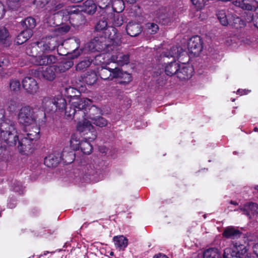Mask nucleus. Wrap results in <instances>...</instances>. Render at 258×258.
Wrapping results in <instances>:
<instances>
[{
  "label": "nucleus",
  "instance_id": "1",
  "mask_svg": "<svg viewBox=\"0 0 258 258\" xmlns=\"http://www.w3.org/2000/svg\"><path fill=\"white\" fill-rule=\"evenodd\" d=\"M92 101L87 98H80L77 101L69 104L66 108L65 118L74 119L75 121H89L92 120L100 114L101 110L95 105H92Z\"/></svg>",
  "mask_w": 258,
  "mask_h": 258
},
{
  "label": "nucleus",
  "instance_id": "2",
  "mask_svg": "<svg viewBox=\"0 0 258 258\" xmlns=\"http://www.w3.org/2000/svg\"><path fill=\"white\" fill-rule=\"evenodd\" d=\"M92 43L96 50L99 49L104 52H111L121 42L116 28L113 26H108L102 34H97L94 37Z\"/></svg>",
  "mask_w": 258,
  "mask_h": 258
},
{
  "label": "nucleus",
  "instance_id": "3",
  "mask_svg": "<svg viewBox=\"0 0 258 258\" xmlns=\"http://www.w3.org/2000/svg\"><path fill=\"white\" fill-rule=\"evenodd\" d=\"M0 141L3 145L15 146L19 138L13 121L6 118V111L0 106Z\"/></svg>",
  "mask_w": 258,
  "mask_h": 258
},
{
  "label": "nucleus",
  "instance_id": "4",
  "mask_svg": "<svg viewBox=\"0 0 258 258\" xmlns=\"http://www.w3.org/2000/svg\"><path fill=\"white\" fill-rule=\"evenodd\" d=\"M18 119L20 124L25 127L34 123L42 125L46 122L45 112L42 110L35 112L33 108L29 105L24 106L20 109Z\"/></svg>",
  "mask_w": 258,
  "mask_h": 258
},
{
  "label": "nucleus",
  "instance_id": "5",
  "mask_svg": "<svg viewBox=\"0 0 258 258\" xmlns=\"http://www.w3.org/2000/svg\"><path fill=\"white\" fill-rule=\"evenodd\" d=\"M38 41L30 44L26 47V53L31 56L30 62L35 66H42L54 64L57 60L56 56L46 54L42 53L38 55L40 51Z\"/></svg>",
  "mask_w": 258,
  "mask_h": 258
},
{
  "label": "nucleus",
  "instance_id": "6",
  "mask_svg": "<svg viewBox=\"0 0 258 258\" xmlns=\"http://www.w3.org/2000/svg\"><path fill=\"white\" fill-rule=\"evenodd\" d=\"M184 53H186L181 46H173L170 48L169 51H164L161 53L160 57L161 59L172 58V60L170 62H167L165 65L164 72L166 75L169 76L177 75L178 71L180 69V64L175 60V58L179 59L184 55Z\"/></svg>",
  "mask_w": 258,
  "mask_h": 258
},
{
  "label": "nucleus",
  "instance_id": "7",
  "mask_svg": "<svg viewBox=\"0 0 258 258\" xmlns=\"http://www.w3.org/2000/svg\"><path fill=\"white\" fill-rule=\"evenodd\" d=\"M41 107L43 109L42 110L45 112V115L46 113L61 115L63 113L65 115L66 108L69 107V104L67 105V101L62 96L58 95L53 98L44 97L42 101ZM45 118L46 119V117Z\"/></svg>",
  "mask_w": 258,
  "mask_h": 258
},
{
  "label": "nucleus",
  "instance_id": "8",
  "mask_svg": "<svg viewBox=\"0 0 258 258\" xmlns=\"http://www.w3.org/2000/svg\"><path fill=\"white\" fill-rule=\"evenodd\" d=\"M120 44L115 48V50L111 52H104L105 53L96 55L95 57L96 60L101 62V59H104L106 55L109 57L111 62L116 63L118 66H122L127 64L130 62V55L128 53H123L121 51Z\"/></svg>",
  "mask_w": 258,
  "mask_h": 258
},
{
  "label": "nucleus",
  "instance_id": "9",
  "mask_svg": "<svg viewBox=\"0 0 258 258\" xmlns=\"http://www.w3.org/2000/svg\"><path fill=\"white\" fill-rule=\"evenodd\" d=\"M77 130L83 137V140L90 142L97 137L96 131L90 121H79L77 123Z\"/></svg>",
  "mask_w": 258,
  "mask_h": 258
},
{
  "label": "nucleus",
  "instance_id": "10",
  "mask_svg": "<svg viewBox=\"0 0 258 258\" xmlns=\"http://www.w3.org/2000/svg\"><path fill=\"white\" fill-rule=\"evenodd\" d=\"M61 11L63 16L68 18L74 27L78 26L84 20L81 11L76 7H68Z\"/></svg>",
  "mask_w": 258,
  "mask_h": 258
},
{
  "label": "nucleus",
  "instance_id": "11",
  "mask_svg": "<svg viewBox=\"0 0 258 258\" xmlns=\"http://www.w3.org/2000/svg\"><path fill=\"white\" fill-rule=\"evenodd\" d=\"M248 244L244 242V244L240 242H236L233 244L231 248L225 249V253H228L231 258H245L247 252Z\"/></svg>",
  "mask_w": 258,
  "mask_h": 258
},
{
  "label": "nucleus",
  "instance_id": "12",
  "mask_svg": "<svg viewBox=\"0 0 258 258\" xmlns=\"http://www.w3.org/2000/svg\"><path fill=\"white\" fill-rule=\"evenodd\" d=\"M110 63L107 62L104 66H101L97 68V74L100 78L104 80H112L114 78H117L118 75V71L116 70L117 67L111 68L107 66Z\"/></svg>",
  "mask_w": 258,
  "mask_h": 258
},
{
  "label": "nucleus",
  "instance_id": "13",
  "mask_svg": "<svg viewBox=\"0 0 258 258\" xmlns=\"http://www.w3.org/2000/svg\"><path fill=\"white\" fill-rule=\"evenodd\" d=\"M40 51L44 53L45 51L54 50L59 45L58 38L56 36H47L42 38L38 41Z\"/></svg>",
  "mask_w": 258,
  "mask_h": 258
},
{
  "label": "nucleus",
  "instance_id": "14",
  "mask_svg": "<svg viewBox=\"0 0 258 258\" xmlns=\"http://www.w3.org/2000/svg\"><path fill=\"white\" fill-rule=\"evenodd\" d=\"M187 48L190 54L195 56L199 55L203 48V42L201 37L199 35L191 37L188 40Z\"/></svg>",
  "mask_w": 258,
  "mask_h": 258
},
{
  "label": "nucleus",
  "instance_id": "15",
  "mask_svg": "<svg viewBox=\"0 0 258 258\" xmlns=\"http://www.w3.org/2000/svg\"><path fill=\"white\" fill-rule=\"evenodd\" d=\"M23 88L27 93L34 95L38 90L39 86L35 79L31 77H26L22 81Z\"/></svg>",
  "mask_w": 258,
  "mask_h": 258
},
{
  "label": "nucleus",
  "instance_id": "16",
  "mask_svg": "<svg viewBox=\"0 0 258 258\" xmlns=\"http://www.w3.org/2000/svg\"><path fill=\"white\" fill-rule=\"evenodd\" d=\"M194 73V68L183 62L180 64V69L178 71L177 77L181 80H188L191 78Z\"/></svg>",
  "mask_w": 258,
  "mask_h": 258
},
{
  "label": "nucleus",
  "instance_id": "17",
  "mask_svg": "<svg viewBox=\"0 0 258 258\" xmlns=\"http://www.w3.org/2000/svg\"><path fill=\"white\" fill-rule=\"evenodd\" d=\"M239 210L249 218L258 216V204L253 202L245 204L243 207L239 208Z\"/></svg>",
  "mask_w": 258,
  "mask_h": 258
},
{
  "label": "nucleus",
  "instance_id": "18",
  "mask_svg": "<svg viewBox=\"0 0 258 258\" xmlns=\"http://www.w3.org/2000/svg\"><path fill=\"white\" fill-rule=\"evenodd\" d=\"M61 161L60 153L54 152L49 154L44 159V164L49 168L56 167Z\"/></svg>",
  "mask_w": 258,
  "mask_h": 258
},
{
  "label": "nucleus",
  "instance_id": "19",
  "mask_svg": "<svg viewBox=\"0 0 258 258\" xmlns=\"http://www.w3.org/2000/svg\"><path fill=\"white\" fill-rule=\"evenodd\" d=\"M242 233L239 230L232 226L226 227L222 233L223 237L227 239H237L239 238Z\"/></svg>",
  "mask_w": 258,
  "mask_h": 258
},
{
  "label": "nucleus",
  "instance_id": "20",
  "mask_svg": "<svg viewBox=\"0 0 258 258\" xmlns=\"http://www.w3.org/2000/svg\"><path fill=\"white\" fill-rule=\"evenodd\" d=\"M33 140H30L27 136L19 139L18 149L21 153L25 154L26 152H29L32 148Z\"/></svg>",
  "mask_w": 258,
  "mask_h": 258
},
{
  "label": "nucleus",
  "instance_id": "21",
  "mask_svg": "<svg viewBox=\"0 0 258 258\" xmlns=\"http://www.w3.org/2000/svg\"><path fill=\"white\" fill-rule=\"evenodd\" d=\"M229 25L236 29L244 27L246 25L245 21L235 14L230 13L229 14Z\"/></svg>",
  "mask_w": 258,
  "mask_h": 258
},
{
  "label": "nucleus",
  "instance_id": "22",
  "mask_svg": "<svg viewBox=\"0 0 258 258\" xmlns=\"http://www.w3.org/2000/svg\"><path fill=\"white\" fill-rule=\"evenodd\" d=\"M142 31V27L138 23L129 22L126 27V33L131 37L137 36L141 33Z\"/></svg>",
  "mask_w": 258,
  "mask_h": 258
},
{
  "label": "nucleus",
  "instance_id": "23",
  "mask_svg": "<svg viewBox=\"0 0 258 258\" xmlns=\"http://www.w3.org/2000/svg\"><path fill=\"white\" fill-rule=\"evenodd\" d=\"M49 66L42 71L41 74L45 80L52 81L55 78L56 73L58 72L54 65Z\"/></svg>",
  "mask_w": 258,
  "mask_h": 258
},
{
  "label": "nucleus",
  "instance_id": "24",
  "mask_svg": "<svg viewBox=\"0 0 258 258\" xmlns=\"http://www.w3.org/2000/svg\"><path fill=\"white\" fill-rule=\"evenodd\" d=\"M115 246L119 250H124L128 245V239L123 235H117L113 238Z\"/></svg>",
  "mask_w": 258,
  "mask_h": 258
},
{
  "label": "nucleus",
  "instance_id": "25",
  "mask_svg": "<svg viewBox=\"0 0 258 258\" xmlns=\"http://www.w3.org/2000/svg\"><path fill=\"white\" fill-rule=\"evenodd\" d=\"M93 62V59L90 56H87L82 58L75 66L76 71H85L90 66Z\"/></svg>",
  "mask_w": 258,
  "mask_h": 258
},
{
  "label": "nucleus",
  "instance_id": "26",
  "mask_svg": "<svg viewBox=\"0 0 258 258\" xmlns=\"http://www.w3.org/2000/svg\"><path fill=\"white\" fill-rule=\"evenodd\" d=\"M68 149V148L64 149L60 153L61 161L62 160L66 164L72 163L75 159L74 151L72 150L69 151Z\"/></svg>",
  "mask_w": 258,
  "mask_h": 258
},
{
  "label": "nucleus",
  "instance_id": "27",
  "mask_svg": "<svg viewBox=\"0 0 258 258\" xmlns=\"http://www.w3.org/2000/svg\"><path fill=\"white\" fill-rule=\"evenodd\" d=\"M116 70L119 72L117 78L119 79L118 81V84L120 85H126L132 81V76L131 74L126 72H123L121 69L117 67Z\"/></svg>",
  "mask_w": 258,
  "mask_h": 258
},
{
  "label": "nucleus",
  "instance_id": "28",
  "mask_svg": "<svg viewBox=\"0 0 258 258\" xmlns=\"http://www.w3.org/2000/svg\"><path fill=\"white\" fill-rule=\"evenodd\" d=\"M81 8V11L88 14L92 15L96 12L97 6L94 1L87 0L83 3Z\"/></svg>",
  "mask_w": 258,
  "mask_h": 258
},
{
  "label": "nucleus",
  "instance_id": "29",
  "mask_svg": "<svg viewBox=\"0 0 258 258\" xmlns=\"http://www.w3.org/2000/svg\"><path fill=\"white\" fill-rule=\"evenodd\" d=\"M33 32L31 30H22L17 36L15 40L16 43L18 44H22L27 41L33 35Z\"/></svg>",
  "mask_w": 258,
  "mask_h": 258
},
{
  "label": "nucleus",
  "instance_id": "30",
  "mask_svg": "<svg viewBox=\"0 0 258 258\" xmlns=\"http://www.w3.org/2000/svg\"><path fill=\"white\" fill-rule=\"evenodd\" d=\"M233 4L236 7H239L244 11L255 12L257 8L254 6H252L248 3L247 1H234Z\"/></svg>",
  "mask_w": 258,
  "mask_h": 258
},
{
  "label": "nucleus",
  "instance_id": "31",
  "mask_svg": "<svg viewBox=\"0 0 258 258\" xmlns=\"http://www.w3.org/2000/svg\"><path fill=\"white\" fill-rule=\"evenodd\" d=\"M83 80L87 85H92L97 81V74L94 71H88L85 74Z\"/></svg>",
  "mask_w": 258,
  "mask_h": 258
},
{
  "label": "nucleus",
  "instance_id": "32",
  "mask_svg": "<svg viewBox=\"0 0 258 258\" xmlns=\"http://www.w3.org/2000/svg\"><path fill=\"white\" fill-rule=\"evenodd\" d=\"M230 13L227 14L226 11L223 10H219L217 12V17L222 26H227L229 25V16Z\"/></svg>",
  "mask_w": 258,
  "mask_h": 258
},
{
  "label": "nucleus",
  "instance_id": "33",
  "mask_svg": "<svg viewBox=\"0 0 258 258\" xmlns=\"http://www.w3.org/2000/svg\"><path fill=\"white\" fill-rule=\"evenodd\" d=\"M74 65L72 60H62L58 65H54L57 72L63 73L70 69Z\"/></svg>",
  "mask_w": 258,
  "mask_h": 258
},
{
  "label": "nucleus",
  "instance_id": "34",
  "mask_svg": "<svg viewBox=\"0 0 258 258\" xmlns=\"http://www.w3.org/2000/svg\"><path fill=\"white\" fill-rule=\"evenodd\" d=\"M9 32L5 28H0V45L3 46H9L10 42L9 40Z\"/></svg>",
  "mask_w": 258,
  "mask_h": 258
},
{
  "label": "nucleus",
  "instance_id": "35",
  "mask_svg": "<svg viewBox=\"0 0 258 258\" xmlns=\"http://www.w3.org/2000/svg\"><path fill=\"white\" fill-rule=\"evenodd\" d=\"M36 20L32 17H28L25 18L22 22L21 25L26 30H31L36 26Z\"/></svg>",
  "mask_w": 258,
  "mask_h": 258
},
{
  "label": "nucleus",
  "instance_id": "36",
  "mask_svg": "<svg viewBox=\"0 0 258 258\" xmlns=\"http://www.w3.org/2000/svg\"><path fill=\"white\" fill-rule=\"evenodd\" d=\"M79 148L83 154L89 155L92 153L93 146L91 144L90 142L82 140L79 143Z\"/></svg>",
  "mask_w": 258,
  "mask_h": 258
},
{
  "label": "nucleus",
  "instance_id": "37",
  "mask_svg": "<svg viewBox=\"0 0 258 258\" xmlns=\"http://www.w3.org/2000/svg\"><path fill=\"white\" fill-rule=\"evenodd\" d=\"M65 95L71 99H74L76 98L77 100L78 99L81 98L80 97V92L77 89L70 87L65 89L64 92Z\"/></svg>",
  "mask_w": 258,
  "mask_h": 258
},
{
  "label": "nucleus",
  "instance_id": "38",
  "mask_svg": "<svg viewBox=\"0 0 258 258\" xmlns=\"http://www.w3.org/2000/svg\"><path fill=\"white\" fill-rule=\"evenodd\" d=\"M204 258H221L218 248L211 247L206 250L203 253Z\"/></svg>",
  "mask_w": 258,
  "mask_h": 258
},
{
  "label": "nucleus",
  "instance_id": "39",
  "mask_svg": "<svg viewBox=\"0 0 258 258\" xmlns=\"http://www.w3.org/2000/svg\"><path fill=\"white\" fill-rule=\"evenodd\" d=\"M111 8L113 12L119 13L124 9V4L123 0H113L111 1Z\"/></svg>",
  "mask_w": 258,
  "mask_h": 258
},
{
  "label": "nucleus",
  "instance_id": "40",
  "mask_svg": "<svg viewBox=\"0 0 258 258\" xmlns=\"http://www.w3.org/2000/svg\"><path fill=\"white\" fill-rule=\"evenodd\" d=\"M108 27L107 19L103 17L102 19L99 20L96 23L95 30L96 32L99 33V34H102L105 31V29Z\"/></svg>",
  "mask_w": 258,
  "mask_h": 258
},
{
  "label": "nucleus",
  "instance_id": "41",
  "mask_svg": "<svg viewBox=\"0 0 258 258\" xmlns=\"http://www.w3.org/2000/svg\"><path fill=\"white\" fill-rule=\"evenodd\" d=\"M40 128L37 125L33 126L27 133V136L30 140H36L40 137Z\"/></svg>",
  "mask_w": 258,
  "mask_h": 258
},
{
  "label": "nucleus",
  "instance_id": "42",
  "mask_svg": "<svg viewBox=\"0 0 258 258\" xmlns=\"http://www.w3.org/2000/svg\"><path fill=\"white\" fill-rule=\"evenodd\" d=\"M73 43L76 45L75 48L70 54L72 59H75L79 57L83 52V49L80 48V40L75 39Z\"/></svg>",
  "mask_w": 258,
  "mask_h": 258
},
{
  "label": "nucleus",
  "instance_id": "43",
  "mask_svg": "<svg viewBox=\"0 0 258 258\" xmlns=\"http://www.w3.org/2000/svg\"><path fill=\"white\" fill-rule=\"evenodd\" d=\"M9 87L11 92L17 93L20 90L21 84L16 79H11L9 82Z\"/></svg>",
  "mask_w": 258,
  "mask_h": 258
},
{
  "label": "nucleus",
  "instance_id": "44",
  "mask_svg": "<svg viewBox=\"0 0 258 258\" xmlns=\"http://www.w3.org/2000/svg\"><path fill=\"white\" fill-rule=\"evenodd\" d=\"M92 122L96 126L102 127L105 126L107 124V121L106 119L102 116H98L92 120Z\"/></svg>",
  "mask_w": 258,
  "mask_h": 258
},
{
  "label": "nucleus",
  "instance_id": "45",
  "mask_svg": "<svg viewBox=\"0 0 258 258\" xmlns=\"http://www.w3.org/2000/svg\"><path fill=\"white\" fill-rule=\"evenodd\" d=\"M7 110L10 113L15 112L18 107V103L14 99L8 101L6 104Z\"/></svg>",
  "mask_w": 258,
  "mask_h": 258
},
{
  "label": "nucleus",
  "instance_id": "46",
  "mask_svg": "<svg viewBox=\"0 0 258 258\" xmlns=\"http://www.w3.org/2000/svg\"><path fill=\"white\" fill-rule=\"evenodd\" d=\"M255 12L244 11L243 17L247 23L253 22L256 18Z\"/></svg>",
  "mask_w": 258,
  "mask_h": 258
},
{
  "label": "nucleus",
  "instance_id": "47",
  "mask_svg": "<svg viewBox=\"0 0 258 258\" xmlns=\"http://www.w3.org/2000/svg\"><path fill=\"white\" fill-rule=\"evenodd\" d=\"M208 1L209 0H191L192 4L195 6L197 11L203 9Z\"/></svg>",
  "mask_w": 258,
  "mask_h": 258
},
{
  "label": "nucleus",
  "instance_id": "48",
  "mask_svg": "<svg viewBox=\"0 0 258 258\" xmlns=\"http://www.w3.org/2000/svg\"><path fill=\"white\" fill-rule=\"evenodd\" d=\"M146 27L151 34H155L159 30L158 26L154 23H148Z\"/></svg>",
  "mask_w": 258,
  "mask_h": 258
},
{
  "label": "nucleus",
  "instance_id": "49",
  "mask_svg": "<svg viewBox=\"0 0 258 258\" xmlns=\"http://www.w3.org/2000/svg\"><path fill=\"white\" fill-rule=\"evenodd\" d=\"M98 6L101 9L109 8V5L112 0H96Z\"/></svg>",
  "mask_w": 258,
  "mask_h": 258
},
{
  "label": "nucleus",
  "instance_id": "50",
  "mask_svg": "<svg viewBox=\"0 0 258 258\" xmlns=\"http://www.w3.org/2000/svg\"><path fill=\"white\" fill-rule=\"evenodd\" d=\"M20 0H8L7 5L8 7L14 10L19 7Z\"/></svg>",
  "mask_w": 258,
  "mask_h": 258
},
{
  "label": "nucleus",
  "instance_id": "51",
  "mask_svg": "<svg viewBox=\"0 0 258 258\" xmlns=\"http://www.w3.org/2000/svg\"><path fill=\"white\" fill-rule=\"evenodd\" d=\"M50 0H33V4L38 8H42L48 4Z\"/></svg>",
  "mask_w": 258,
  "mask_h": 258
},
{
  "label": "nucleus",
  "instance_id": "52",
  "mask_svg": "<svg viewBox=\"0 0 258 258\" xmlns=\"http://www.w3.org/2000/svg\"><path fill=\"white\" fill-rule=\"evenodd\" d=\"M58 32L63 34L68 32L70 30V26L69 25H63L57 29Z\"/></svg>",
  "mask_w": 258,
  "mask_h": 258
},
{
  "label": "nucleus",
  "instance_id": "53",
  "mask_svg": "<svg viewBox=\"0 0 258 258\" xmlns=\"http://www.w3.org/2000/svg\"><path fill=\"white\" fill-rule=\"evenodd\" d=\"M158 19L163 25H168L171 21L170 18L165 15L160 16Z\"/></svg>",
  "mask_w": 258,
  "mask_h": 258
},
{
  "label": "nucleus",
  "instance_id": "54",
  "mask_svg": "<svg viewBox=\"0 0 258 258\" xmlns=\"http://www.w3.org/2000/svg\"><path fill=\"white\" fill-rule=\"evenodd\" d=\"M87 171L85 170V174L87 176H91L93 175L95 173L96 171L94 169H93L91 165H87L86 166Z\"/></svg>",
  "mask_w": 258,
  "mask_h": 258
},
{
  "label": "nucleus",
  "instance_id": "55",
  "mask_svg": "<svg viewBox=\"0 0 258 258\" xmlns=\"http://www.w3.org/2000/svg\"><path fill=\"white\" fill-rule=\"evenodd\" d=\"M16 206V200L15 199L10 198L8 200L7 207L10 209H14Z\"/></svg>",
  "mask_w": 258,
  "mask_h": 258
},
{
  "label": "nucleus",
  "instance_id": "56",
  "mask_svg": "<svg viewBox=\"0 0 258 258\" xmlns=\"http://www.w3.org/2000/svg\"><path fill=\"white\" fill-rule=\"evenodd\" d=\"M5 12V7L3 3L0 2V19L4 17Z\"/></svg>",
  "mask_w": 258,
  "mask_h": 258
},
{
  "label": "nucleus",
  "instance_id": "57",
  "mask_svg": "<svg viewBox=\"0 0 258 258\" xmlns=\"http://www.w3.org/2000/svg\"><path fill=\"white\" fill-rule=\"evenodd\" d=\"M252 249L253 253L258 257V243L253 245Z\"/></svg>",
  "mask_w": 258,
  "mask_h": 258
},
{
  "label": "nucleus",
  "instance_id": "58",
  "mask_svg": "<svg viewBox=\"0 0 258 258\" xmlns=\"http://www.w3.org/2000/svg\"><path fill=\"white\" fill-rule=\"evenodd\" d=\"M153 258H169L166 255L162 253H159L158 254H155Z\"/></svg>",
  "mask_w": 258,
  "mask_h": 258
},
{
  "label": "nucleus",
  "instance_id": "59",
  "mask_svg": "<svg viewBox=\"0 0 258 258\" xmlns=\"http://www.w3.org/2000/svg\"><path fill=\"white\" fill-rule=\"evenodd\" d=\"M63 7V5L62 4H59L54 7V11H57V12H59L58 11L62 8Z\"/></svg>",
  "mask_w": 258,
  "mask_h": 258
},
{
  "label": "nucleus",
  "instance_id": "60",
  "mask_svg": "<svg viewBox=\"0 0 258 258\" xmlns=\"http://www.w3.org/2000/svg\"><path fill=\"white\" fill-rule=\"evenodd\" d=\"M237 94H238L240 95H245L246 94L245 90H241V89H238L237 91Z\"/></svg>",
  "mask_w": 258,
  "mask_h": 258
},
{
  "label": "nucleus",
  "instance_id": "61",
  "mask_svg": "<svg viewBox=\"0 0 258 258\" xmlns=\"http://www.w3.org/2000/svg\"><path fill=\"white\" fill-rule=\"evenodd\" d=\"M254 25L258 29V16H256V18L253 22Z\"/></svg>",
  "mask_w": 258,
  "mask_h": 258
},
{
  "label": "nucleus",
  "instance_id": "62",
  "mask_svg": "<svg viewBox=\"0 0 258 258\" xmlns=\"http://www.w3.org/2000/svg\"><path fill=\"white\" fill-rule=\"evenodd\" d=\"M117 21H118V22L116 23V25L117 26H121V25L122 24V23H123V20H122V19L121 18V19H120V20H119L118 19V20H117Z\"/></svg>",
  "mask_w": 258,
  "mask_h": 258
},
{
  "label": "nucleus",
  "instance_id": "63",
  "mask_svg": "<svg viewBox=\"0 0 258 258\" xmlns=\"http://www.w3.org/2000/svg\"><path fill=\"white\" fill-rule=\"evenodd\" d=\"M223 258H231V256H230V255L228 253H225V250L224 251L223 253Z\"/></svg>",
  "mask_w": 258,
  "mask_h": 258
},
{
  "label": "nucleus",
  "instance_id": "64",
  "mask_svg": "<svg viewBox=\"0 0 258 258\" xmlns=\"http://www.w3.org/2000/svg\"><path fill=\"white\" fill-rule=\"evenodd\" d=\"M50 252L49 251H44L43 254L40 255V256H43L44 255H46L47 254L49 253Z\"/></svg>",
  "mask_w": 258,
  "mask_h": 258
}]
</instances>
